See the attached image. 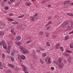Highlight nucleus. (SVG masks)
I'll use <instances>...</instances> for the list:
<instances>
[{
    "instance_id": "obj_5",
    "label": "nucleus",
    "mask_w": 73,
    "mask_h": 73,
    "mask_svg": "<svg viewBox=\"0 0 73 73\" xmlns=\"http://www.w3.org/2000/svg\"><path fill=\"white\" fill-rule=\"evenodd\" d=\"M23 54H29V51L28 50L25 48H24L23 51Z\"/></svg>"
},
{
    "instance_id": "obj_11",
    "label": "nucleus",
    "mask_w": 73,
    "mask_h": 73,
    "mask_svg": "<svg viewBox=\"0 0 73 73\" xmlns=\"http://www.w3.org/2000/svg\"><path fill=\"white\" fill-rule=\"evenodd\" d=\"M3 46L4 49H7V44L5 43L3 45Z\"/></svg>"
},
{
    "instance_id": "obj_35",
    "label": "nucleus",
    "mask_w": 73,
    "mask_h": 73,
    "mask_svg": "<svg viewBox=\"0 0 73 73\" xmlns=\"http://www.w3.org/2000/svg\"><path fill=\"white\" fill-rule=\"evenodd\" d=\"M60 48L61 49L62 52H63V51H64V48H63L62 47H60Z\"/></svg>"
},
{
    "instance_id": "obj_40",
    "label": "nucleus",
    "mask_w": 73,
    "mask_h": 73,
    "mask_svg": "<svg viewBox=\"0 0 73 73\" xmlns=\"http://www.w3.org/2000/svg\"><path fill=\"white\" fill-rule=\"evenodd\" d=\"M7 49H9L10 50V49H12V47H11V46H8Z\"/></svg>"
},
{
    "instance_id": "obj_37",
    "label": "nucleus",
    "mask_w": 73,
    "mask_h": 73,
    "mask_svg": "<svg viewBox=\"0 0 73 73\" xmlns=\"http://www.w3.org/2000/svg\"><path fill=\"white\" fill-rule=\"evenodd\" d=\"M20 49L22 50H24V49H25V48H24V47L22 46H21L20 47Z\"/></svg>"
},
{
    "instance_id": "obj_49",
    "label": "nucleus",
    "mask_w": 73,
    "mask_h": 73,
    "mask_svg": "<svg viewBox=\"0 0 73 73\" xmlns=\"http://www.w3.org/2000/svg\"><path fill=\"white\" fill-rule=\"evenodd\" d=\"M8 9H9L8 7L7 6H6L5 7V9H6V10H8Z\"/></svg>"
},
{
    "instance_id": "obj_6",
    "label": "nucleus",
    "mask_w": 73,
    "mask_h": 73,
    "mask_svg": "<svg viewBox=\"0 0 73 73\" xmlns=\"http://www.w3.org/2000/svg\"><path fill=\"white\" fill-rule=\"evenodd\" d=\"M21 38V37L20 36H18L16 37L15 38L16 41H19V40H20Z\"/></svg>"
},
{
    "instance_id": "obj_19",
    "label": "nucleus",
    "mask_w": 73,
    "mask_h": 73,
    "mask_svg": "<svg viewBox=\"0 0 73 73\" xmlns=\"http://www.w3.org/2000/svg\"><path fill=\"white\" fill-rule=\"evenodd\" d=\"M10 58L12 62H14V61H15V59H14V58L12 57V56H10Z\"/></svg>"
},
{
    "instance_id": "obj_22",
    "label": "nucleus",
    "mask_w": 73,
    "mask_h": 73,
    "mask_svg": "<svg viewBox=\"0 0 73 73\" xmlns=\"http://www.w3.org/2000/svg\"><path fill=\"white\" fill-rule=\"evenodd\" d=\"M55 47L56 48V49H58V48L60 47V44L58 43L56 45Z\"/></svg>"
},
{
    "instance_id": "obj_62",
    "label": "nucleus",
    "mask_w": 73,
    "mask_h": 73,
    "mask_svg": "<svg viewBox=\"0 0 73 73\" xmlns=\"http://www.w3.org/2000/svg\"><path fill=\"white\" fill-rule=\"evenodd\" d=\"M46 29H47V30H48V29H50V27H47Z\"/></svg>"
},
{
    "instance_id": "obj_29",
    "label": "nucleus",
    "mask_w": 73,
    "mask_h": 73,
    "mask_svg": "<svg viewBox=\"0 0 73 73\" xmlns=\"http://www.w3.org/2000/svg\"><path fill=\"white\" fill-rule=\"evenodd\" d=\"M6 73H11V71L10 69H8L6 71Z\"/></svg>"
},
{
    "instance_id": "obj_43",
    "label": "nucleus",
    "mask_w": 73,
    "mask_h": 73,
    "mask_svg": "<svg viewBox=\"0 0 73 73\" xmlns=\"http://www.w3.org/2000/svg\"><path fill=\"white\" fill-rule=\"evenodd\" d=\"M64 56H68V54L66 53H64Z\"/></svg>"
},
{
    "instance_id": "obj_2",
    "label": "nucleus",
    "mask_w": 73,
    "mask_h": 73,
    "mask_svg": "<svg viewBox=\"0 0 73 73\" xmlns=\"http://www.w3.org/2000/svg\"><path fill=\"white\" fill-rule=\"evenodd\" d=\"M35 53H36V52H35V51H34L33 52H31V56H32V57H34V58H35V59H37L38 57H37V56L35 54Z\"/></svg>"
},
{
    "instance_id": "obj_34",
    "label": "nucleus",
    "mask_w": 73,
    "mask_h": 73,
    "mask_svg": "<svg viewBox=\"0 0 73 73\" xmlns=\"http://www.w3.org/2000/svg\"><path fill=\"white\" fill-rule=\"evenodd\" d=\"M43 33H44V32H43L40 31L39 33V34L40 35H43Z\"/></svg>"
},
{
    "instance_id": "obj_60",
    "label": "nucleus",
    "mask_w": 73,
    "mask_h": 73,
    "mask_svg": "<svg viewBox=\"0 0 73 73\" xmlns=\"http://www.w3.org/2000/svg\"><path fill=\"white\" fill-rule=\"evenodd\" d=\"M9 16H11L13 15V13H10L9 14Z\"/></svg>"
},
{
    "instance_id": "obj_38",
    "label": "nucleus",
    "mask_w": 73,
    "mask_h": 73,
    "mask_svg": "<svg viewBox=\"0 0 73 73\" xmlns=\"http://www.w3.org/2000/svg\"><path fill=\"white\" fill-rule=\"evenodd\" d=\"M2 56L4 60H5V55H4V54H2Z\"/></svg>"
},
{
    "instance_id": "obj_55",
    "label": "nucleus",
    "mask_w": 73,
    "mask_h": 73,
    "mask_svg": "<svg viewBox=\"0 0 73 73\" xmlns=\"http://www.w3.org/2000/svg\"><path fill=\"white\" fill-rule=\"evenodd\" d=\"M21 26H18V29H20L21 28Z\"/></svg>"
},
{
    "instance_id": "obj_33",
    "label": "nucleus",
    "mask_w": 73,
    "mask_h": 73,
    "mask_svg": "<svg viewBox=\"0 0 73 73\" xmlns=\"http://www.w3.org/2000/svg\"><path fill=\"white\" fill-rule=\"evenodd\" d=\"M32 40L30 41H28L26 42V44H29V43H31V42H32Z\"/></svg>"
},
{
    "instance_id": "obj_3",
    "label": "nucleus",
    "mask_w": 73,
    "mask_h": 73,
    "mask_svg": "<svg viewBox=\"0 0 73 73\" xmlns=\"http://www.w3.org/2000/svg\"><path fill=\"white\" fill-rule=\"evenodd\" d=\"M21 66L23 68V71H25V73H29L28 72L27 70V67L21 64Z\"/></svg>"
},
{
    "instance_id": "obj_50",
    "label": "nucleus",
    "mask_w": 73,
    "mask_h": 73,
    "mask_svg": "<svg viewBox=\"0 0 73 73\" xmlns=\"http://www.w3.org/2000/svg\"><path fill=\"white\" fill-rule=\"evenodd\" d=\"M21 18H22V17H24V16H25V15H21Z\"/></svg>"
},
{
    "instance_id": "obj_31",
    "label": "nucleus",
    "mask_w": 73,
    "mask_h": 73,
    "mask_svg": "<svg viewBox=\"0 0 73 73\" xmlns=\"http://www.w3.org/2000/svg\"><path fill=\"white\" fill-rule=\"evenodd\" d=\"M52 23V21H51L48 22L47 24L46 25V26H48V25L49 24H50V23Z\"/></svg>"
},
{
    "instance_id": "obj_46",
    "label": "nucleus",
    "mask_w": 73,
    "mask_h": 73,
    "mask_svg": "<svg viewBox=\"0 0 73 73\" xmlns=\"http://www.w3.org/2000/svg\"><path fill=\"white\" fill-rule=\"evenodd\" d=\"M45 49L42 48H40V50H41V51H44V50H45Z\"/></svg>"
},
{
    "instance_id": "obj_64",
    "label": "nucleus",
    "mask_w": 73,
    "mask_h": 73,
    "mask_svg": "<svg viewBox=\"0 0 73 73\" xmlns=\"http://www.w3.org/2000/svg\"><path fill=\"white\" fill-rule=\"evenodd\" d=\"M17 18H21V16H19L17 17Z\"/></svg>"
},
{
    "instance_id": "obj_53",
    "label": "nucleus",
    "mask_w": 73,
    "mask_h": 73,
    "mask_svg": "<svg viewBox=\"0 0 73 73\" xmlns=\"http://www.w3.org/2000/svg\"><path fill=\"white\" fill-rule=\"evenodd\" d=\"M51 70H54V67H52L51 68Z\"/></svg>"
},
{
    "instance_id": "obj_18",
    "label": "nucleus",
    "mask_w": 73,
    "mask_h": 73,
    "mask_svg": "<svg viewBox=\"0 0 73 73\" xmlns=\"http://www.w3.org/2000/svg\"><path fill=\"white\" fill-rule=\"evenodd\" d=\"M25 58V56H24V55H21V59L24 60Z\"/></svg>"
},
{
    "instance_id": "obj_48",
    "label": "nucleus",
    "mask_w": 73,
    "mask_h": 73,
    "mask_svg": "<svg viewBox=\"0 0 73 73\" xmlns=\"http://www.w3.org/2000/svg\"><path fill=\"white\" fill-rule=\"evenodd\" d=\"M56 37V36H54V35H52V39H55V38Z\"/></svg>"
},
{
    "instance_id": "obj_47",
    "label": "nucleus",
    "mask_w": 73,
    "mask_h": 73,
    "mask_svg": "<svg viewBox=\"0 0 73 73\" xmlns=\"http://www.w3.org/2000/svg\"><path fill=\"white\" fill-rule=\"evenodd\" d=\"M40 62L41 63V64H43L44 63V61H43L42 60L40 59Z\"/></svg>"
},
{
    "instance_id": "obj_56",
    "label": "nucleus",
    "mask_w": 73,
    "mask_h": 73,
    "mask_svg": "<svg viewBox=\"0 0 73 73\" xmlns=\"http://www.w3.org/2000/svg\"><path fill=\"white\" fill-rule=\"evenodd\" d=\"M20 5V3H16V5H17V6H19Z\"/></svg>"
},
{
    "instance_id": "obj_17",
    "label": "nucleus",
    "mask_w": 73,
    "mask_h": 73,
    "mask_svg": "<svg viewBox=\"0 0 73 73\" xmlns=\"http://www.w3.org/2000/svg\"><path fill=\"white\" fill-rule=\"evenodd\" d=\"M9 67H10V68H14L15 67L14 65L11 64H9Z\"/></svg>"
},
{
    "instance_id": "obj_16",
    "label": "nucleus",
    "mask_w": 73,
    "mask_h": 73,
    "mask_svg": "<svg viewBox=\"0 0 73 73\" xmlns=\"http://www.w3.org/2000/svg\"><path fill=\"white\" fill-rule=\"evenodd\" d=\"M31 4H32V3H26L25 5L26 6L29 7V6H30V5H31Z\"/></svg>"
},
{
    "instance_id": "obj_15",
    "label": "nucleus",
    "mask_w": 73,
    "mask_h": 73,
    "mask_svg": "<svg viewBox=\"0 0 73 73\" xmlns=\"http://www.w3.org/2000/svg\"><path fill=\"white\" fill-rule=\"evenodd\" d=\"M11 32L12 33H13V34L14 35H16V33L14 32V29H12L11 30Z\"/></svg>"
},
{
    "instance_id": "obj_25",
    "label": "nucleus",
    "mask_w": 73,
    "mask_h": 73,
    "mask_svg": "<svg viewBox=\"0 0 73 73\" xmlns=\"http://www.w3.org/2000/svg\"><path fill=\"white\" fill-rule=\"evenodd\" d=\"M7 19L9 21H13V19L9 18H7Z\"/></svg>"
},
{
    "instance_id": "obj_58",
    "label": "nucleus",
    "mask_w": 73,
    "mask_h": 73,
    "mask_svg": "<svg viewBox=\"0 0 73 73\" xmlns=\"http://www.w3.org/2000/svg\"><path fill=\"white\" fill-rule=\"evenodd\" d=\"M47 7H48V8H50V7H51V5H48Z\"/></svg>"
},
{
    "instance_id": "obj_57",
    "label": "nucleus",
    "mask_w": 73,
    "mask_h": 73,
    "mask_svg": "<svg viewBox=\"0 0 73 73\" xmlns=\"http://www.w3.org/2000/svg\"><path fill=\"white\" fill-rule=\"evenodd\" d=\"M71 28V27L70 26H68V27H67V29H70Z\"/></svg>"
},
{
    "instance_id": "obj_51",
    "label": "nucleus",
    "mask_w": 73,
    "mask_h": 73,
    "mask_svg": "<svg viewBox=\"0 0 73 73\" xmlns=\"http://www.w3.org/2000/svg\"><path fill=\"white\" fill-rule=\"evenodd\" d=\"M73 30H72L71 32L69 33V34H73Z\"/></svg>"
},
{
    "instance_id": "obj_52",
    "label": "nucleus",
    "mask_w": 73,
    "mask_h": 73,
    "mask_svg": "<svg viewBox=\"0 0 73 73\" xmlns=\"http://www.w3.org/2000/svg\"><path fill=\"white\" fill-rule=\"evenodd\" d=\"M52 19V17H49L48 18V20H49L50 19Z\"/></svg>"
},
{
    "instance_id": "obj_36",
    "label": "nucleus",
    "mask_w": 73,
    "mask_h": 73,
    "mask_svg": "<svg viewBox=\"0 0 73 73\" xmlns=\"http://www.w3.org/2000/svg\"><path fill=\"white\" fill-rule=\"evenodd\" d=\"M28 38V39L30 40V41H31V40H32V37L31 36H29Z\"/></svg>"
},
{
    "instance_id": "obj_20",
    "label": "nucleus",
    "mask_w": 73,
    "mask_h": 73,
    "mask_svg": "<svg viewBox=\"0 0 73 73\" xmlns=\"http://www.w3.org/2000/svg\"><path fill=\"white\" fill-rule=\"evenodd\" d=\"M67 15L68 16H69L73 17V14L71 13H67Z\"/></svg>"
},
{
    "instance_id": "obj_28",
    "label": "nucleus",
    "mask_w": 73,
    "mask_h": 73,
    "mask_svg": "<svg viewBox=\"0 0 73 73\" xmlns=\"http://www.w3.org/2000/svg\"><path fill=\"white\" fill-rule=\"evenodd\" d=\"M61 60H62V58H60L58 59V62L59 63H61Z\"/></svg>"
},
{
    "instance_id": "obj_61",
    "label": "nucleus",
    "mask_w": 73,
    "mask_h": 73,
    "mask_svg": "<svg viewBox=\"0 0 73 73\" xmlns=\"http://www.w3.org/2000/svg\"><path fill=\"white\" fill-rule=\"evenodd\" d=\"M15 0H10L11 2H13L15 1Z\"/></svg>"
},
{
    "instance_id": "obj_1",
    "label": "nucleus",
    "mask_w": 73,
    "mask_h": 73,
    "mask_svg": "<svg viewBox=\"0 0 73 73\" xmlns=\"http://www.w3.org/2000/svg\"><path fill=\"white\" fill-rule=\"evenodd\" d=\"M45 61L46 64H50L51 63L50 58L46 57L45 59Z\"/></svg>"
},
{
    "instance_id": "obj_27",
    "label": "nucleus",
    "mask_w": 73,
    "mask_h": 73,
    "mask_svg": "<svg viewBox=\"0 0 73 73\" xmlns=\"http://www.w3.org/2000/svg\"><path fill=\"white\" fill-rule=\"evenodd\" d=\"M46 45L47 46H50V44L49 42H47L46 43Z\"/></svg>"
},
{
    "instance_id": "obj_32",
    "label": "nucleus",
    "mask_w": 73,
    "mask_h": 73,
    "mask_svg": "<svg viewBox=\"0 0 73 73\" xmlns=\"http://www.w3.org/2000/svg\"><path fill=\"white\" fill-rule=\"evenodd\" d=\"M70 46V48H73V43H71Z\"/></svg>"
},
{
    "instance_id": "obj_42",
    "label": "nucleus",
    "mask_w": 73,
    "mask_h": 73,
    "mask_svg": "<svg viewBox=\"0 0 73 73\" xmlns=\"http://www.w3.org/2000/svg\"><path fill=\"white\" fill-rule=\"evenodd\" d=\"M37 16H38V14L37 13H35V14L34 15V17L36 18Z\"/></svg>"
},
{
    "instance_id": "obj_24",
    "label": "nucleus",
    "mask_w": 73,
    "mask_h": 73,
    "mask_svg": "<svg viewBox=\"0 0 73 73\" xmlns=\"http://www.w3.org/2000/svg\"><path fill=\"white\" fill-rule=\"evenodd\" d=\"M46 37H49V36H50V34H49V33H46Z\"/></svg>"
},
{
    "instance_id": "obj_23",
    "label": "nucleus",
    "mask_w": 73,
    "mask_h": 73,
    "mask_svg": "<svg viewBox=\"0 0 73 73\" xmlns=\"http://www.w3.org/2000/svg\"><path fill=\"white\" fill-rule=\"evenodd\" d=\"M70 3V1H64V3L65 4H68V3Z\"/></svg>"
},
{
    "instance_id": "obj_13",
    "label": "nucleus",
    "mask_w": 73,
    "mask_h": 73,
    "mask_svg": "<svg viewBox=\"0 0 73 73\" xmlns=\"http://www.w3.org/2000/svg\"><path fill=\"white\" fill-rule=\"evenodd\" d=\"M11 24H13V25H15L16 24H19V22L17 21H15L14 22H12L11 23Z\"/></svg>"
},
{
    "instance_id": "obj_7",
    "label": "nucleus",
    "mask_w": 73,
    "mask_h": 73,
    "mask_svg": "<svg viewBox=\"0 0 73 73\" xmlns=\"http://www.w3.org/2000/svg\"><path fill=\"white\" fill-rule=\"evenodd\" d=\"M15 53H16V52L15 51V50H13L11 53V54L12 56H13V57L14 56H15Z\"/></svg>"
},
{
    "instance_id": "obj_8",
    "label": "nucleus",
    "mask_w": 73,
    "mask_h": 73,
    "mask_svg": "<svg viewBox=\"0 0 73 73\" xmlns=\"http://www.w3.org/2000/svg\"><path fill=\"white\" fill-rule=\"evenodd\" d=\"M5 44V41L4 40H2L1 42H0V45L2 46L3 45Z\"/></svg>"
},
{
    "instance_id": "obj_10",
    "label": "nucleus",
    "mask_w": 73,
    "mask_h": 73,
    "mask_svg": "<svg viewBox=\"0 0 73 73\" xmlns=\"http://www.w3.org/2000/svg\"><path fill=\"white\" fill-rule=\"evenodd\" d=\"M4 28V25L3 24H0V28L1 29H3Z\"/></svg>"
},
{
    "instance_id": "obj_4",
    "label": "nucleus",
    "mask_w": 73,
    "mask_h": 73,
    "mask_svg": "<svg viewBox=\"0 0 73 73\" xmlns=\"http://www.w3.org/2000/svg\"><path fill=\"white\" fill-rule=\"evenodd\" d=\"M64 64L62 62L59 63L58 64V66L60 68H62L64 67Z\"/></svg>"
},
{
    "instance_id": "obj_12",
    "label": "nucleus",
    "mask_w": 73,
    "mask_h": 73,
    "mask_svg": "<svg viewBox=\"0 0 73 73\" xmlns=\"http://www.w3.org/2000/svg\"><path fill=\"white\" fill-rule=\"evenodd\" d=\"M5 34V33L4 31H0V35L3 36Z\"/></svg>"
},
{
    "instance_id": "obj_44",
    "label": "nucleus",
    "mask_w": 73,
    "mask_h": 73,
    "mask_svg": "<svg viewBox=\"0 0 73 73\" xmlns=\"http://www.w3.org/2000/svg\"><path fill=\"white\" fill-rule=\"evenodd\" d=\"M17 45L19 46V45H20V42H18L17 43Z\"/></svg>"
},
{
    "instance_id": "obj_21",
    "label": "nucleus",
    "mask_w": 73,
    "mask_h": 73,
    "mask_svg": "<svg viewBox=\"0 0 73 73\" xmlns=\"http://www.w3.org/2000/svg\"><path fill=\"white\" fill-rule=\"evenodd\" d=\"M3 65H2V63H1V62L0 61V69H3Z\"/></svg>"
},
{
    "instance_id": "obj_59",
    "label": "nucleus",
    "mask_w": 73,
    "mask_h": 73,
    "mask_svg": "<svg viewBox=\"0 0 73 73\" xmlns=\"http://www.w3.org/2000/svg\"><path fill=\"white\" fill-rule=\"evenodd\" d=\"M71 27L72 28H73V23H72L71 24Z\"/></svg>"
},
{
    "instance_id": "obj_45",
    "label": "nucleus",
    "mask_w": 73,
    "mask_h": 73,
    "mask_svg": "<svg viewBox=\"0 0 73 73\" xmlns=\"http://www.w3.org/2000/svg\"><path fill=\"white\" fill-rule=\"evenodd\" d=\"M66 52L67 53H72V51H70L69 50H67L66 51Z\"/></svg>"
},
{
    "instance_id": "obj_41",
    "label": "nucleus",
    "mask_w": 73,
    "mask_h": 73,
    "mask_svg": "<svg viewBox=\"0 0 73 73\" xmlns=\"http://www.w3.org/2000/svg\"><path fill=\"white\" fill-rule=\"evenodd\" d=\"M7 52L8 53H9V52H10V50L8 48H7Z\"/></svg>"
},
{
    "instance_id": "obj_30",
    "label": "nucleus",
    "mask_w": 73,
    "mask_h": 73,
    "mask_svg": "<svg viewBox=\"0 0 73 73\" xmlns=\"http://www.w3.org/2000/svg\"><path fill=\"white\" fill-rule=\"evenodd\" d=\"M69 38V36H67L65 37V40H67Z\"/></svg>"
},
{
    "instance_id": "obj_9",
    "label": "nucleus",
    "mask_w": 73,
    "mask_h": 73,
    "mask_svg": "<svg viewBox=\"0 0 73 73\" xmlns=\"http://www.w3.org/2000/svg\"><path fill=\"white\" fill-rule=\"evenodd\" d=\"M68 23L67 22H64L63 25V27L64 28H65V27H66L68 26Z\"/></svg>"
},
{
    "instance_id": "obj_26",
    "label": "nucleus",
    "mask_w": 73,
    "mask_h": 73,
    "mask_svg": "<svg viewBox=\"0 0 73 73\" xmlns=\"http://www.w3.org/2000/svg\"><path fill=\"white\" fill-rule=\"evenodd\" d=\"M42 54V57H46V54L45 53H43Z\"/></svg>"
},
{
    "instance_id": "obj_63",
    "label": "nucleus",
    "mask_w": 73,
    "mask_h": 73,
    "mask_svg": "<svg viewBox=\"0 0 73 73\" xmlns=\"http://www.w3.org/2000/svg\"><path fill=\"white\" fill-rule=\"evenodd\" d=\"M64 64H66L67 63L66 62V60H64Z\"/></svg>"
},
{
    "instance_id": "obj_39",
    "label": "nucleus",
    "mask_w": 73,
    "mask_h": 73,
    "mask_svg": "<svg viewBox=\"0 0 73 73\" xmlns=\"http://www.w3.org/2000/svg\"><path fill=\"white\" fill-rule=\"evenodd\" d=\"M31 19L32 21H34V20H35V18H34V17H31Z\"/></svg>"
},
{
    "instance_id": "obj_14",
    "label": "nucleus",
    "mask_w": 73,
    "mask_h": 73,
    "mask_svg": "<svg viewBox=\"0 0 73 73\" xmlns=\"http://www.w3.org/2000/svg\"><path fill=\"white\" fill-rule=\"evenodd\" d=\"M17 57L18 60H20V61H21V56H20V55H18Z\"/></svg>"
},
{
    "instance_id": "obj_54",
    "label": "nucleus",
    "mask_w": 73,
    "mask_h": 73,
    "mask_svg": "<svg viewBox=\"0 0 73 73\" xmlns=\"http://www.w3.org/2000/svg\"><path fill=\"white\" fill-rule=\"evenodd\" d=\"M8 3L9 4H12V3L11 2L9 1H8Z\"/></svg>"
}]
</instances>
